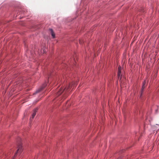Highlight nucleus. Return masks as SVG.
Here are the masks:
<instances>
[{
	"label": "nucleus",
	"mask_w": 159,
	"mask_h": 159,
	"mask_svg": "<svg viewBox=\"0 0 159 159\" xmlns=\"http://www.w3.org/2000/svg\"><path fill=\"white\" fill-rule=\"evenodd\" d=\"M14 158H13V159H14Z\"/></svg>",
	"instance_id": "9"
},
{
	"label": "nucleus",
	"mask_w": 159,
	"mask_h": 159,
	"mask_svg": "<svg viewBox=\"0 0 159 159\" xmlns=\"http://www.w3.org/2000/svg\"><path fill=\"white\" fill-rule=\"evenodd\" d=\"M147 84H146V80H144L143 82L142 85V87L141 89V95H142V93L143 92V90L144 88L145 87L147 86Z\"/></svg>",
	"instance_id": "3"
},
{
	"label": "nucleus",
	"mask_w": 159,
	"mask_h": 159,
	"mask_svg": "<svg viewBox=\"0 0 159 159\" xmlns=\"http://www.w3.org/2000/svg\"><path fill=\"white\" fill-rule=\"evenodd\" d=\"M49 30L50 31V32L51 34V35L52 36V37L53 38H54L55 37V34H54V32H53V30L52 29H50Z\"/></svg>",
	"instance_id": "5"
},
{
	"label": "nucleus",
	"mask_w": 159,
	"mask_h": 159,
	"mask_svg": "<svg viewBox=\"0 0 159 159\" xmlns=\"http://www.w3.org/2000/svg\"><path fill=\"white\" fill-rule=\"evenodd\" d=\"M122 68L121 66H119L118 68V78L119 79L120 78H121V75H120V74L121 73Z\"/></svg>",
	"instance_id": "2"
},
{
	"label": "nucleus",
	"mask_w": 159,
	"mask_h": 159,
	"mask_svg": "<svg viewBox=\"0 0 159 159\" xmlns=\"http://www.w3.org/2000/svg\"><path fill=\"white\" fill-rule=\"evenodd\" d=\"M63 92V90L62 89H61V90L58 91L57 93V96H59Z\"/></svg>",
	"instance_id": "6"
},
{
	"label": "nucleus",
	"mask_w": 159,
	"mask_h": 159,
	"mask_svg": "<svg viewBox=\"0 0 159 159\" xmlns=\"http://www.w3.org/2000/svg\"><path fill=\"white\" fill-rule=\"evenodd\" d=\"M31 118H30V120H31Z\"/></svg>",
	"instance_id": "8"
},
{
	"label": "nucleus",
	"mask_w": 159,
	"mask_h": 159,
	"mask_svg": "<svg viewBox=\"0 0 159 159\" xmlns=\"http://www.w3.org/2000/svg\"><path fill=\"white\" fill-rule=\"evenodd\" d=\"M45 86H44L43 87H41L40 88L39 90L36 91V93H39V92L41 90H42L44 87Z\"/></svg>",
	"instance_id": "7"
},
{
	"label": "nucleus",
	"mask_w": 159,
	"mask_h": 159,
	"mask_svg": "<svg viewBox=\"0 0 159 159\" xmlns=\"http://www.w3.org/2000/svg\"><path fill=\"white\" fill-rule=\"evenodd\" d=\"M38 109L37 108L35 109L33 111V113L32 116V118L33 119L34 117L36 115V113Z\"/></svg>",
	"instance_id": "4"
},
{
	"label": "nucleus",
	"mask_w": 159,
	"mask_h": 159,
	"mask_svg": "<svg viewBox=\"0 0 159 159\" xmlns=\"http://www.w3.org/2000/svg\"><path fill=\"white\" fill-rule=\"evenodd\" d=\"M18 149L17 150L16 152V153L15 155H14V157H15L17 153H20L23 150V149L22 148V147L21 144L20 143L18 145Z\"/></svg>",
	"instance_id": "1"
}]
</instances>
